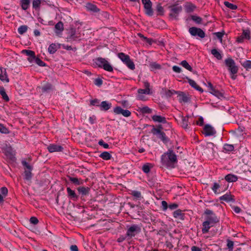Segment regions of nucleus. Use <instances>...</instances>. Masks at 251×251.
I'll list each match as a JSON object with an SVG mask.
<instances>
[{
	"mask_svg": "<svg viewBox=\"0 0 251 251\" xmlns=\"http://www.w3.org/2000/svg\"><path fill=\"white\" fill-rule=\"evenodd\" d=\"M137 99L138 100L145 101L148 100H149V98L147 96V95H137Z\"/></svg>",
	"mask_w": 251,
	"mask_h": 251,
	"instance_id": "obj_60",
	"label": "nucleus"
},
{
	"mask_svg": "<svg viewBox=\"0 0 251 251\" xmlns=\"http://www.w3.org/2000/svg\"><path fill=\"white\" fill-rule=\"evenodd\" d=\"M141 231V226L136 224H132L126 226V237L128 239H131L136 235L139 234Z\"/></svg>",
	"mask_w": 251,
	"mask_h": 251,
	"instance_id": "obj_3",
	"label": "nucleus"
},
{
	"mask_svg": "<svg viewBox=\"0 0 251 251\" xmlns=\"http://www.w3.org/2000/svg\"><path fill=\"white\" fill-rule=\"evenodd\" d=\"M95 63L99 67L103 68V69L107 71H113L112 67L104 58L99 57L96 59Z\"/></svg>",
	"mask_w": 251,
	"mask_h": 251,
	"instance_id": "obj_7",
	"label": "nucleus"
},
{
	"mask_svg": "<svg viewBox=\"0 0 251 251\" xmlns=\"http://www.w3.org/2000/svg\"><path fill=\"white\" fill-rule=\"evenodd\" d=\"M100 157L104 160H108L110 159L112 156L108 152L104 151L100 155Z\"/></svg>",
	"mask_w": 251,
	"mask_h": 251,
	"instance_id": "obj_37",
	"label": "nucleus"
},
{
	"mask_svg": "<svg viewBox=\"0 0 251 251\" xmlns=\"http://www.w3.org/2000/svg\"><path fill=\"white\" fill-rule=\"evenodd\" d=\"M166 98V97L164 96H161V98H156L155 97V98L154 99V100L155 101L160 104H164L165 101L164 99Z\"/></svg>",
	"mask_w": 251,
	"mask_h": 251,
	"instance_id": "obj_46",
	"label": "nucleus"
},
{
	"mask_svg": "<svg viewBox=\"0 0 251 251\" xmlns=\"http://www.w3.org/2000/svg\"><path fill=\"white\" fill-rule=\"evenodd\" d=\"M207 86L209 90V92L211 94H223V92H219L218 90L215 89L212 83L210 82H208Z\"/></svg>",
	"mask_w": 251,
	"mask_h": 251,
	"instance_id": "obj_31",
	"label": "nucleus"
},
{
	"mask_svg": "<svg viewBox=\"0 0 251 251\" xmlns=\"http://www.w3.org/2000/svg\"><path fill=\"white\" fill-rule=\"evenodd\" d=\"M138 111L143 114H151L152 112V110L147 106L139 107Z\"/></svg>",
	"mask_w": 251,
	"mask_h": 251,
	"instance_id": "obj_34",
	"label": "nucleus"
},
{
	"mask_svg": "<svg viewBox=\"0 0 251 251\" xmlns=\"http://www.w3.org/2000/svg\"><path fill=\"white\" fill-rule=\"evenodd\" d=\"M220 188V185L217 182H214L213 183V185L211 188L215 194H218L220 192L218 191V189Z\"/></svg>",
	"mask_w": 251,
	"mask_h": 251,
	"instance_id": "obj_49",
	"label": "nucleus"
},
{
	"mask_svg": "<svg viewBox=\"0 0 251 251\" xmlns=\"http://www.w3.org/2000/svg\"><path fill=\"white\" fill-rule=\"evenodd\" d=\"M145 89H139L138 90V93L139 94H150V93H151L152 92L151 91V90L150 89V84L148 82H145L144 83Z\"/></svg>",
	"mask_w": 251,
	"mask_h": 251,
	"instance_id": "obj_18",
	"label": "nucleus"
},
{
	"mask_svg": "<svg viewBox=\"0 0 251 251\" xmlns=\"http://www.w3.org/2000/svg\"><path fill=\"white\" fill-rule=\"evenodd\" d=\"M161 160L163 164L168 166L177 161L176 155L172 149H169L161 155Z\"/></svg>",
	"mask_w": 251,
	"mask_h": 251,
	"instance_id": "obj_1",
	"label": "nucleus"
},
{
	"mask_svg": "<svg viewBox=\"0 0 251 251\" xmlns=\"http://www.w3.org/2000/svg\"><path fill=\"white\" fill-rule=\"evenodd\" d=\"M0 192L4 197H6L8 194V189L6 187H2L0 189Z\"/></svg>",
	"mask_w": 251,
	"mask_h": 251,
	"instance_id": "obj_59",
	"label": "nucleus"
},
{
	"mask_svg": "<svg viewBox=\"0 0 251 251\" xmlns=\"http://www.w3.org/2000/svg\"><path fill=\"white\" fill-rule=\"evenodd\" d=\"M191 17V19L196 23L200 24L201 23L202 19L201 17L195 15H192Z\"/></svg>",
	"mask_w": 251,
	"mask_h": 251,
	"instance_id": "obj_50",
	"label": "nucleus"
},
{
	"mask_svg": "<svg viewBox=\"0 0 251 251\" xmlns=\"http://www.w3.org/2000/svg\"><path fill=\"white\" fill-rule=\"evenodd\" d=\"M90 103L91 105L94 106H100V100L98 99L92 100L90 101Z\"/></svg>",
	"mask_w": 251,
	"mask_h": 251,
	"instance_id": "obj_63",
	"label": "nucleus"
},
{
	"mask_svg": "<svg viewBox=\"0 0 251 251\" xmlns=\"http://www.w3.org/2000/svg\"><path fill=\"white\" fill-rule=\"evenodd\" d=\"M99 144L100 146H102L105 149H108L109 148V145L107 143H105L102 140H100L99 141Z\"/></svg>",
	"mask_w": 251,
	"mask_h": 251,
	"instance_id": "obj_64",
	"label": "nucleus"
},
{
	"mask_svg": "<svg viewBox=\"0 0 251 251\" xmlns=\"http://www.w3.org/2000/svg\"><path fill=\"white\" fill-rule=\"evenodd\" d=\"M113 112L116 115H122L125 117L131 116V112L127 109H124L119 106H117L113 108Z\"/></svg>",
	"mask_w": 251,
	"mask_h": 251,
	"instance_id": "obj_11",
	"label": "nucleus"
},
{
	"mask_svg": "<svg viewBox=\"0 0 251 251\" xmlns=\"http://www.w3.org/2000/svg\"><path fill=\"white\" fill-rule=\"evenodd\" d=\"M118 102L121 104L124 108H129L130 107V105L129 101L127 100H122L118 101Z\"/></svg>",
	"mask_w": 251,
	"mask_h": 251,
	"instance_id": "obj_43",
	"label": "nucleus"
},
{
	"mask_svg": "<svg viewBox=\"0 0 251 251\" xmlns=\"http://www.w3.org/2000/svg\"><path fill=\"white\" fill-rule=\"evenodd\" d=\"M244 39L249 40L250 39V31L249 29H243L242 34L238 37L236 39V41L238 43H242L244 41Z\"/></svg>",
	"mask_w": 251,
	"mask_h": 251,
	"instance_id": "obj_15",
	"label": "nucleus"
},
{
	"mask_svg": "<svg viewBox=\"0 0 251 251\" xmlns=\"http://www.w3.org/2000/svg\"><path fill=\"white\" fill-rule=\"evenodd\" d=\"M47 149L50 152L62 151L63 150V148L61 146L55 144H50Z\"/></svg>",
	"mask_w": 251,
	"mask_h": 251,
	"instance_id": "obj_17",
	"label": "nucleus"
},
{
	"mask_svg": "<svg viewBox=\"0 0 251 251\" xmlns=\"http://www.w3.org/2000/svg\"><path fill=\"white\" fill-rule=\"evenodd\" d=\"M223 149L226 152H230L234 150V147L231 144H225L224 145Z\"/></svg>",
	"mask_w": 251,
	"mask_h": 251,
	"instance_id": "obj_36",
	"label": "nucleus"
},
{
	"mask_svg": "<svg viewBox=\"0 0 251 251\" xmlns=\"http://www.w3.org/2000/svg\"><path fill=\"white\" fill-rule=\"evenodd\" d=\"M156 10L157 11L160 13V15H163L164 14V9L163 7L161 6L160 3H158L156 6Z\"/></svg>",
	"mask_w": 251,
	"mask_h": 251,
	"instance_id": "obj_62",
	"label": "nucleus"
},
{
	"mask_svg": "<svg viewBox=\"0 0 251 251\" xmlns=\"http://www.w3.org/2000/svg\"><path fill=\"white\" fill-rule=\"evenodd\" d=\"M68 197L69 199L76 201L78 199V196L75 193L74 190H72L70 187L67 188Z\"/></svg>",
	"mask_w": 251,
	"mask_h": 251,
	"instance_id": "obj_16",
	"label": "nucleus"
},
{
	"mask_svg": "<svg viewBox=\"0 0 251 251\" xmlns=\"http://www.w3.org/2000/svg\"><path fill=\"white\" fill-rule=\"evenodd\" d=\"M189 31L192 36H198L201 38H203L205 37V33L200 28L192 27L189 29Z\"/></svg>",
	"mask_w": 251,
	"mask_h": 251,
	"instance_id": "obj_12",
	"label": "nucleus"
},
{
	"mask_svg": "<svg viewBox=\"0 0 251 251\" xmlns=\"http://www.w3.org/2000/svg\"><path fill=\"white\" fill-rule=\"evenodd\" d=\"M118 57L124 62L131 70L135 69V65L133 61L130 59L128 55H126L123 52L118 53Z\"/></svg>",
	"mask_w": 251,
	"mask_h": 251,
	"instance_id": "obj_9",
	"label": "nucleus"
},
{
	"mask_svg": "<svg viewBox=\"0 0 251 251\" xmlns=\"http://www.w3.org/2000/svg\"><path fill=\"white\" fill-rule=\"evenodd\" d=\"M202 133L205 136H210L215 135L216 131L211 125L207 124L204 126Z\"/></svg>",
	"mask_w": 251,
	"mask_h": 251,
	"instance_id": "obj_14",
	"label": "nucleus"
},
{
	"mask_svg": "<svg viewBox=\"0 0 251 251\" xmlns=\"http://www.w3.org/2000/svg\"><path fill=\"white\" fill-rule=\"evenodd\" d=\"M189 116H182L181 117V126L184 129H187L188 128V119Z\"/></svg>",
	"mask_w": 251,
	"mask_h": 251,
	"instance_id": "obj_33",
	"label": "nucleus"
},
{
	"mask_svg": "<svg viewBox=\"0 0 251 251\" xmlns=\"http://www.w3.org/2000/svg\"><path fill=\"white\" fill-rule=\"evenodd\" d=\"M3 152L6 157L7 161L9 163H14L16 161L15 153L11 147L6 146L3 149Z\"/></svg>",
	"mask_w": 251,
	"mask_h": 251,
	"instance_id": "obj_5",
	"label": "nucleus"
},
{
	"mask_svg": "<svg viewBox=\"0 0 251 251\" xmlns=\"http://www.w3.org/2000/svg\"><path fill=\"white\" fill-rule=\"evenodd\" d=\"M226 66L232 74H235L238 72V68L236 65L234 61L231 58H228L225 61Z\"/></svg>",
	"mask_w": 251,
	"mask_h": 251,
	"instance_id": "obj_10",
	"label": "nucleus"
},
{
	"mask_svg": "<svg viewBox=\"0 0 251 251\" xmlns=\"http://www.w3.org/2000/svg\"><path fill=\"white\" fill-rule=\"evenodd\" d=\"M202 227L201 229L202 233L203 234L208 232L209 229L214 226V225H212L208 223V221H204L202 223Z\"/></svg>",
	"mask_w": 251,
	"mask_h": 251,
	"instance_id": "obj_20",
	"label": "nucleus"
},
{
	"mask_svg": "<svg viewBox=\"0 0 251 251\" xmlns=\"http://www.w3.org/2000/svg\"><path fill=\"white\" fill-rule=\"evenodd\" d=\"M224 4L228 8L232 10H235L237 8V5L230 3L228 1H225Z\"/></svg>",
	"mask_w": 251,
	"mask_h": 251,
	"instance_id": "obj_51",
	"label": "nucleus"
},
{
	"mask_svg": "<svg viewBox=\"0 0 251 251\" xmlns=\"http://www.w3.org/2000/svg\"><path fill=\"white\" fill-rule=\"evenodd\" d=\"M204 214L206 215V221H208L211 224L214 225L219 222V218L213 211L206 209L204 211Z\"/></svg>",
	"mask_w": 251,
	"mask_h": 251,
	"instance_id": "obj_6",
	"label": "nucleus"
},
{
	"mask_svg": "<svg viewBox=\"0 0 251 251\" xmlns=\"http://www.w3.org/2000/svg\"><path fill=\"white\" fill-rule=\"evenodd\" d=\"M27 30V26L26 25H22L18 28V32L20 34H23Z\"/></svg>",
	"mask_w": 251,
	"mask_h": 251,
	"instance_id": "obj_52",
	"label": "nucleus"
},
{
	"mask_svg": "<svg viewBox=\"0 0 251 251\" xmlns=\"http://www.w3.org/2000/svg\"><path fill=\"white\" fill-rule=\"evenodd\" d=\"M187 78L188 79L189 84L192 87H193L195 89L198 90L200 93L203 92V89L201 87H200L198 85H197V84L196 83V82L194 80L191 79L190 78Z\"/></svg>",
	"mask_w": 251,
	"mask_h": 251,
	"instance_id": "obj_29",
	"label": "nucleus"
},
{
	"mask_svg": "<svg viewBox=\"0 0 251 251\" xmlns=\"http://www.w3.org/2000/svg\"><path fill=\"white\" fill-rule=\"evenodd\" d=\"M57 50V46L55 44H51L48 48V51L50 54H53Z\"/></svg>",
	"mask_w": 251,
	"mask_h": 251,
	"instance_id": "obj_42",
	"label": "nucleus"
},
{
	"mask_svg": "<svg viewBox=\"0 0 251 251\" xmlns=\"http://www.w3.org/2000/svg\"><path fill=\"white\" fill-rule=\"evenodd\" d=\"M145 9V13L147 15L151 16L153 15V12L151 8L152 3L150 0H142Z\"/></svg>",
	"mask_w": 251,
	"mask_h": 251,
	"instance_id": "obj_13",
	"label": "nucleus"
},
{
	"mask_svg": "<svg viewBox=\"0 0 251 251\" xmlns=\"http://www.w3.org/2000/svg\"><path fill=\"white\" fill-rule=\"evenodd\" d=\"M0 69L1 71V74H0V79L2 81H5L6 82H8L9 80L7 77L6 69L2 67H0Z\"/></svg>",
	"mask_w": 251,
	"mask_h": 251,
	"instance_id": "obj_25",
	"label": "nucleus"
},
{
	"mask_svg": "<svg viewBox=\"0 0 251 251\" xmlns=\"http://www.w3.org/2000/svg\"><path fill=\"white\" fill-rule=\"evenodd\" d=\"M101 110L107 111L111 107V103L107 101H102L100 105Z\"/></svg>",
	"mask_w": 251,
	"mask_h": 251,
	"instance_id": "obj_26",
	"label": "nucleus"
},
{
	"mask_svg": "<svg viewBox=\"0 0 251 251\" xmlns=\"http://www.w3.org/2000/svg\"><path fill=\"white\" fill-rule=\"evenodd\" d=\"M168 8L170 9V13L169 15L170 18L171 19L177 20L179 14L182 10V6L179 5L177 3H176L171 5H169L168 6Z\"/></svg>",
	"mask_w": 251,
	"mask_h": 251,
	"instance_id": "obj_4",
	"label": "nucleus"
},
{
	"mask_svg": "<svg viewBox=\"0 0 251 251\" xmlns=\"http://www.w3.org/2000/svg\"><path fill=\"white\" fill-rule=\"evenodd\" d=\"M242 65L246 69L249 70L251 69V61L250 60H246L243 63H242Z\"/></svg>",
	"mask_w": 251,
	"mask_h": 251,
	"instance_id": "obj_47",
	"label": "nucleus"
},
{
	"mask_svg": "<svg viewBox=\"0 0 251 251\" xmlns=\"http://www.w3.org/2000/svg\"><path fill=\"white\" fill-rule=\"evenodd\" d=\"M126 240H128V237H126V234L125 235H120L119 238L117 239V241L118 243H122V242H123L124 241H125Z\"/></svg>",
	"mask_w": 251,
	"mask_h": 251,
	"instance_id": "obj_56",
	"label": "nucleus"
},
{
	"mask_svg": "<svg viewBox=\"0 0 251 251\" xmlns=\"http://www.w3.org/2000/svg\"><path fill=\"white\" fill-rule=\"evenodd\" d=\"M164 94H174L175 93L177 94V92L174 90H168L166 89H162V92H161Z\"/></svg>",
	"mask_w": 251,
	"mask_h": 251,
	"instance_id": "obj_54",
	"label": "nucleus"
},
{
	"mask_svg": "<svg viewBox=\"0 0 251 251\" xmlns=\"http://www.w3.org/2000/svg\"><path fill=\"white\" fill-rule=\"evenodd\" d=\"M180 64L185 69L190 72H193V69L186 60L181 61Z\"/></svg>",
	"mask_w": 251,
	"mask_h": 251,
	"instance_id": "obj_41",
	"label": "nucleus"
},
{
	"mask_svg": "<svg viewBox=\"0 0 251 251\" xmlns=\"http://www.w3.org/2000/svg\"><path fill=\"white\" fill-rule=\"evenodd\" d=\"M185 7L186 11L188 13L192 12L196 7L193 4L191 3H187Z\"/></svg>",
	"mask_w": 251,
	"mask_h": 251,
	"instance_id": "obj_44",
	"label": "nucleus"
},
{
	"mask_svg": "<svg viewBox=\"0 0 251 251\" xmlns=\"http://www.w3.org/2000/svg\"><path fill=\"white\" fill-rule=\"evenodd\" d=\"M55 29L62 31L63 30V24L61 22L57 23L55 25Z\"/></svg>",
	"mask_w": 251,
	"mask_h": 251,
	"instance_id": "obj_55",
	"label": "nucleus"
},
{
	"mask_svg": "<svg viewBox=\"0 0 251 251\" xmlns=\"http://www.w3.org/2000/svg\"><path fill=\"white\" fill-rule=\"evenodd\" d=\"M21 6L23 9L24 10H26L30 3V0H21Z\"/></svg>",
	"mask_w": 251,
	"mask_h": 251,
	"instance_id": "obj_39",
	"label": "nucleus"
},
{
	"mask_svg": "<svg viewBox=\"0 0 251 251\" xmlns=\"http://www.w3.org/2000/svg\"><path fill=\"white\" fill-rule=\"evenodd\" d=\"M226 99L225 95H212V98L210 99V100L213 102L217 103L219 102V100H223Z\"/></svg>",
	"mask_w": 251,
	"mask_h": 251,
	"instance_id": "obj_35",
	"label": "nucleus"
},
{
	"mask_svg": "<svg viewBox=\"0 0 251 251\" xmlns=\"http://www.w3.org/2000/svg\"><path fill=\"white\" fill-rule=\"evenodd\" d=\"M23 53H25L27 56H33L34 54V52L30 50H24L22 51Z\"/></svg>",
	"mask_w": 251,
	"mask_h": 251,
	"instance_id": "obj_58",
	"label": "nucleus"
},
{
	"mask_svg": "<svg viewBox=\"0 0 251 251\" xmlns=\"http://www.w3.org/2000/svg\"><path fill=\"white\" fill-rule=\"evenodd\" d=\"M163 127L161 125H158L156 128L152 126L151 132L154 135H156L164 144L169 142V139L166 136V134L162 131Z\"/></svg>",
	"mask_w": 251,
	"mask_h": 251,
	"instance_id": "obj_2",
	"label": "nucleus"
},
{
	"mask_svg": "<svg viewBox=\"0 0 251 251\" xmlns=\"http://www.w3.org/2000/svg\"><path fill=\"white\" fill-rule=\"evenodd\" d=\"M226 247L228 250H233L234 243L231 240L227 239L226 240Z\"/></svg>",
	"mask_w": 251,
	"mask_h": 251,
	"instance_id": "obj_45",
	"label": "nucleus"
},
{
	"mask_svg": "<svg viewBox=\"0 0 251 251\" xmlns=\"http://www.w3.org/2000/svg\"><path fill=\"white\" fill-rule=\"evenodd\" d=\"M0 132L4 134L9 133V130L3 125L0 124Z\"/></svg>",
	"mask_w": 251,
	"mask_h": 251,
	"instance_id": "obj_53",
	"label": "nucleus"
},
{
	"mask_svg": "<svg viewBox=\"0 0 251 251\" xmlns=\"http://www.w3.org/2000/svg\"><path fill=\"white\" fill-rule=\"evenodd\" d=\"M151 168V167L149 164H144L142 166V170L146 174H148L150 172Z\"/></svg>",
	"mask_w": 251,
	"mask_h": 251,
	"instance_id": "obj_48",
	"label": "nucleus"
},
{
	"mask_svg": "<svg viewBox=\"0 0 251 251\" xmlns=\"http://www.w3.org/2000/svg\"><path fill=\"white\" fill-rule=\"evenodd\" d=\"M77 190L79 194L82 196H86L89 193L90 188L88 187H79Z\"/></svg>",
	"mask_w": 251,
	"mask_h": 251,
	"instance_id": "obj_27",
	"label": "nucleus"
},
{
	"mask_svg": "<svg viewBox=\"0 0 251 251\" xmlns=\"http://www.w3.org/2000/svg\"><path fill=\"white\" fill-rule=\"evenodd\" d=\"M41 4V0H33L32 2L33 7L37 9L39 7Z\"/></svg>",
	"mask_w": 251,
	"mask_h": 251,
	"instance_id": "obj_57",
	"label": "nucleus"
},
{
	"mask_svg": "<svg viewBox=\"0 0 251 251\" xmlns=\"http://www.w3.org/2000/svg\"><path fill=\"white\" fill-rule=\"evenodd\" d=\"M133 197V199L135 200H141L143 199L141 192L136 190H131L129 193Z\"/></svg>",
	"mask_w": 251,
	"mask_h": 251,
	"instance_id": "obj_23",
	"label": "nucleus"
},
{
	"mask_svg": "<svg viewBox=\"0 0 251 251\" xmlns=\"http://www.w3.org/2000/svg\"><path fill=\"white\" fill-rule=\"evenodd\" d=\"M52 90V86L50 84H48L42 87V92L43 93H50Z\"/></svg>",
	"mask_w": 251,
	"mask_h": 251,
	"instance_id": "obj_40",
	"label": "nucleus"
},
{
	"mask_svg": "<svg viewBox=\"0 0 251 251\" xmlns=\"http://www.w3.org/2000/svg\"><path fill=\"white\" fill-rule=\"evenodd\" d=\"M34 61L37 64H38L40 66H46V64L38 57L36 58Z\"/></svg>",
	"mask_w": 251,
	"mask_h": 251,
	"instance_id": "obj_61",
	"label": "nucleus"
},
{
	"mask_svg": "<svg viewBox=\"0 0 251 251\" xmlns=\"http://www.w3.org/2000/svg\"><path fill=\"white\" fill-rule=\"evenodd\" d=\"M67 177L75 185H80L83 183V181L81 178L72 177L70 176H67Z\"/></svg>",
	"mask_w": 251,
	"mask_h": 251,
	"instance_id": "obj_21",
	"label": "nucleus"
},
{
	"mask_svg": "<svg viewBox=\"0 0 251 251\" xmlns=\"http://www.w3.org/2000/svg\"><path fill=\"white\" fill-rule=\"evenodd\" d=\"M22 164L25 170L24 172V178L27 180H30L32 176L31 171L33 169V167L25 160H22Z\"/></svg>",
	"mask_w": 251,
	"mask_h": 251,
	"instance_id": "obj_8",
	"label": "nucleus"
},
{
	"mask_svg": "<svg viewBox=\"0 0 251 251\" xmlns=\"http://www.w3.org/2000/svg\"><path fill=\"white\" fill-rule=\"evenodd\" d=\"M211 53L218 60H221L222 58V56L221 53L215 49L211 50Z\"/></svg>",
	"mask_w": 251,
	"mask_h": 251,
	"instance_id": "obj_38",
	"label": "nucleus"
},
{
	"mask_svg": "<svg viewBox=\"0 0 251 251\" xmlns=\"http://www.w3.org/2000/svg\"><path fill=\"white\" fill-rule=\"evenodd\" d=\"M173 216L175 218L179 219L181 220H184L185 219V214L182 213L180 209H177L173 212Z\"/></svg>",
	"mask_w": 251,
	"mask_h": 251,
	"instance_id": "obj_22",
	"label": "nucleus"
},
{
	"mask_svg": "<svg viewBox=\"0 0 251 251\" xmlns=\"http://www.w3.org/2000/svg\"><path fill=\"white\" fill-rule=\"evenodd\" d=\"M189 95H177V99L181 103H186L190 101V97Z\"/></svg>",
	"mask_w": 251,
	"mask_h": 251,
	"instance_id": "obj_32",
	"label": "nucleus"
},
{
	"mask_svg": "<svg viewBox=\"0 0 251 251\" xmlns=\"http://www.w3.org/2000/svg\"><path fill=\"white\" fill-rule=\"evenodd\" d=\"M220 200L221 201H225L227 202L232 201L234 202L235 200L234 199V196L231 195L230 193H226L223 196L220 197Z\"/></svg>",
	"mask_w": 251,
	"mask_h": 251,
	"instance_id": "obj_19",
	"label": "nucleus"
},
{
	"mask_svg": "<svg viewBox=\"0 0 251 251\" xmlns=\"http://www.w3.org/2000/svg\"><path fill=\"white\" fill-rule=\"evenodd\" d=\"M151 118L155 122L161 123L163 124H165L167 122L166 118L160 115H153Z\"/></svg>",
	"mask_w": 251,
	"mask_h": 251,
	"instance_id": "obj_24",
	"label": "nucleus"
},
{
	"mask_svg": "<svg viewBox=\"0 0 251 251\" xmlns=\"http://www.w3.org/2000/svg\"><path fill=\"white\" fill-rule=\"evenodd\" d=\"M86 8L88 10L93 12H98L100 11V9L97 7L96 5L90 2L86 3Z\"/></svg>",
	"mask_w": 251,
	"mask_h": 251,
	"instance_id": "obj_30",
	"label": "nucleus"
},
{
	"mask_svg": "<svg viewBox=\"0 0 251 251\" xmlns=\"http://www.w3.org/2000/svg\"><path fill=\"white\" fill-rule=\"evenodd\" d=\"M225 179L228 182H234L238 180V177L235 175L229 174L225 176Z\"/></svg>",
	"mask_w": 251,
	"mask_h": 251,
	"instance_id": "obj_28",
	"label": "nucleus"
}]
</instances>
